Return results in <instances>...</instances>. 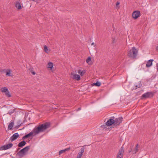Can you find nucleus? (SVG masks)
<instances>
[{
	"label": "nucleus",
	"instance_id": "nucleus-17",
	"mask_svg": "<svg viewBox=\"0 0 158 158\" xmlns=\"http://www.w3.org/2000/svg\"><path fill=\"white\" fill-rule=\"evenodd\" d=\"M138 146L139 145L138 144H137L135 146V149L133 150L132 151V152L133 154H135L136 153L138 152Z\"/></svg>",
	"mask_w": 158,
	"mask_h": 158
},
{
	"label": "nucleus",
	"instance_id": "nucleus-35",
	"mask_svg": "<svg viewBox=\"0 0 158 158\" xmlns=\"http://www.w3.org/2000/svg\"><path fill=\"white\" fill-rule=\"evenodd\" d=\"M119 3H120L119 2H117V3H116V6H117L118 5H119Z\"/></svg>",
	"mask_w": 158,
	"mask_h": 158
},
{
	"label": "nucleus",
	"instance_id": "nucleus-12",
	"mask_svg": "<svg viewBox=\"0 0 158 158\" xmlns=\"http://www.w3.org/2000/svg\"><path fill=\"white\" fill-rule=\"evenodd\" d=\"M153 59H151L148 60L146 64V66L147 67H149L151 66L152 64V61H153Z\"/></svg>",
	"mask_w": 158,
	"mask_h": 158
},
{
	"label": "nucleus",
	"instance_id": "nucleus-21",
	"mask_svg": "<svg viewBox=\"0 0 158 158\" xmlns=\"http://www.w3.org/2000/svg\"><path fill=\"white\" fill-rule=\"evenodd\" d=\"M53 64L52 62H49L48 64V68L52 69L53 67Z\"/></svg>",
	"mask_w": 158,
	"mask_h": 158
},
{
	"label": "nucleus",
	"instance_id": "nucleus-5",
	"mask_svg": "<svg viewBox=\"0 0 158 158\" xmlns=\"http://www.w3.org/2000/svg\"><path fill=\"white\" fill-rule=\"evenodd\" d=\"M140 12L139 10H135L132 14V17L134 19H136L140 16Z\"/></svg>",
	"mask_w": 158,
	"mask_h": 158
},
{
	"label": "nucleus",
	"instance_id": "nucleus-40",
	"mask_svg": "<svg viewBox=\"0 0 158 158\" xmlns=\"http://www.w3.org/2000/svg\"><path fill=\"white\" fill-rule=\"evenodd\" d=\"M156 66H157V70H158V63L157 64H156Z\"/></svg>",
	"mask_w": 158,
	"mask_h": 158
},
{
	"label": "nucleus",
	"instance_id": "nucleus-26",
	"mask_svg": "<svg viewBox=\"0 0 158 158\" xmlns=\"http://www.w3.org/2000/svg\"><path fill=\"white\" fill-rule=\"evenodd\" d=\"M5 93L6 95L8 97H11V95L10 94V93L8 91H8H7L6 93Z\"/></svg>",
	"mask_w": 158,
	"mask_h": 158
},
{
	"label": "nucleus",
	"instance_id": "nucleus-9",
	"mask_svg": "<svg viewBox=\"0 0 158 158\" xmlns=\"http://www.w3.org/2000/svg\"><path fill=\"white\" fill-rule=\"evenodd\" d=\"M19 136V134L18 133H16L14 134L10 138V139L12 141H14L16 140Z\"/></svg>",
	"mask_w": 158,
	"mask_h": 158
},
{
	"label": "nucleus",
	"instance_id": "nucleus-37",
	"mask_svg": "<svg viewBox=\"0 0 158 158\" xmlns=\"http://www.w3.org/2000/svg\"><path fill=\"white\" fill-rule=\"evenodd\" d=\"M132 149H131V150H130L129 151V152L130 153V152H132Z\"/></svg>",
	"mask_w": 158,
	"mask_h": 158
},
{
	"label": "nucleus",
	"instance_id": "nucleus-38",
	"mask_svg": "<svg viewBox=\"0 0 158 158\" xmlns=\"http://www.w3.org/2000/svg\"><path fill=\"white\" fill-rule=\"evenodd\" d=\"M81 109V108L80 107H79L78 108V109L77 110V111H78L79 110H80Z\"/></svg>",
	"mask_w": 158,
	"mask_h": 158
},
{
	"label": "nucleus",
	"instance_id": "nucleus-11",
	"mask_svg": "<svg viewBox=\"0 0 158 158\" xmlns=\"http://www.w3.org/2000/svg\"><path fill=\"white\" fill-rule=\"evenodd\" d=\"M30 148V146H28L26 147L23 149H21L20 151H21V152H23L24 154H25L26 152H27L29 149Z\"/></svg>",
	"mask_w": 158,
	"mask_h": 158
},
{
	"label": "nucleus",
	"instance_id": "nucleus-27",
	"mask_svg": "<svg viewBox=\"0 0 158 158\" xmlns=\"http://www.w3.org/2000/svg\"><path fill=\"white\" fill-rule=\"evenodd\" d=\"M90 61H91V58L90 57H89L87 59L86 62L87 63L89 64V62Z\"/></svg>",
	"mask_w": 158,
	"mask_h": 158
},
{
	"label": "nucleus",
	"instance_id": "nucleus-16",
	"mask_svg": "<svg viewBox=\"0 0 158 158\" xmlns=\"http://www.w3.org/2000/svg\"><path fill=\"white\" fill-rule=\"evenodd\" d=\"M6 75L9 77H12L13 76V74L11 73V71L10 69H6Z\"/></svg>",
	"mask_w": 158,
	"mask_h": 158
},
{
	"label": "nucleus",
	"instance_id": "nucleus-2",
	"mask_svg": "<svg viewBox=\"0 0 158 158\" xmlns=\"http://www.w3.org/2000/svg\"><path fill=\"white\" fill-rule=\"evenodd\" d=\"M138 50L134 47H132L128 53V56L133 59L135 58L137 55Z\"/></svg>",
	"mask_w": 158,
	"mask_h": 158
},
{
	"label": "nucleus",
	"instance_id": "nucleus-22",
	"mask_svg": "<svg viewBox=\"0 0 158 158\" xmlns=\"http://www.w3.org/2000/svg\"><path fill=\"white\" fill-rule=\"evenodd\" d=\"M67 150H68L67 149H64V150H60L59 152V155H60L62 153H64V152H65Z\"/></svg>",
	"mask_w": 158,
	"mask_h": 158
},
{
	"label": "nucleus",
	"instance_id": "nucleus-30",
	"mask_svg": "<svg viewBox=\"0 0 158 158\" xmlns=\"http://www.w3.org/2000/svg\"><path fill=\"white\" fill-rule=\"evenodd\" d=\"M6 69H2L1 71V72L2 73H6Z\"/></svg>",
	"mask_w": 158,
	"mask_h": 158
},
{
	"label": "nucleus",
	"instance_id": "nucleus-15",
	"mask_svg": "<svg viewBox=\"0 0 158 158\" xmlns=\"http://www.w3.org/2000/svg\"><path fill=\"white\" fill-rule=\"evenodd\" d=\"M15 6L19 10L21 9V6L20 3L18 1H17L15 4Z\"/></svg>",
	"mask_w": 158,
	"mask_h": 158
},
{
	"label": "nucleus",
	"instance_id": "nucleus-18",
	"mask_svg": "<svg viewBox=\"0 0 158 158\" xmlns=\"http://www.w3.org/2000/svg\"><path fill=\"white\" fill-rule=\"evenodd\" d=\"M17 155L19 157L22 158L25 155V154L23 153V152H21V151H20L17 154Z\"/></svg>",
	"mask_w": 158,
	"mask_h": 158
},
{
	"label": "nucleus",
	"instance_id": "nucleus-28",
	"mask_svg": "<svg viewBox=\"0 0 158 158\" xmlns=\"http://www.w3.org/2000/svg\"><path fill=\"white\" fill-rule=\"evenodd\" d=\"M83 155V154L81 153V152H79L77 155V157H78L79 158H81V156Z\"/></svg>",
	"mask_w": 158,
	"mask_h": 158
},
{
	"label": "nucleus",
	"instance_id": "nucleus-13",
	"mask_svg": "<svg viewBox=\"0 0 158 158\" xmlns=\"http://www.w3.org/2000/svg\"><path fill=\"white\" fill-rule=\"evenodd\" d=\"M85 72L86 71L85 70H81V69H79L77 71V73L79 74L81 76L84 75Z\"/></svg>",
	"mask_w": 158,
	"mask_h": 158
},
{
	"label": "nucleus",
	"instance_id": "nucleus-39",
	"mask_svg": "<svg viewBox=\"0 0 158 158\" xmlns=\"http://www.w3.org/2000/svg\"><path fill=\"white\" fill-rule=\"evenodd\" d=\"M32 74L33 75H35V72H32Z\"/></svg>",
	"mask_w": 158,
	"mask_h": 158
},
{
	"label": "nucleus",
	"instance_id": "nucleus-36",
	"mask_svg": "<svg viewBox=\"0 0 158 158\" xmlns=\"http://www.w3.org/2000/svg\"><path fill=\"white\" fill-rule=\"evenodd\" d=\"M123 157H121V156H117V157H116V158H122Z\"/></svg>",
	"mask_w": 158,
	"mask_h": 158
},
{
	"label": "nucleus",
	"instance_id": "nucleus-42",
	"mask_svg": "<svg viewBox=\"0 0 158 158\" xmlns=\"http://www.w3.org/2000/svg\"><path fill=\"white\" fill-rule=\"evenodd\" d=\"M33 1H34L35 0H32Z\"/></svg>",
	"mask_w": 158,
	"mask_h": 158
},
{
	"label": "nucleus",
	"instance_id": "nucleus-20",
	"mask_svg": "<svg viewBox=\"0 0 158 158\" xmlns=\"http://www.w3.org/2000/svg\"><path fill=\"white\" fill-rule=\"evenodd\" d=\"M1 90L2 92L6 93L7 91H8V89L6 87H4L2 88Z\"/></svg>",
	"mask_w": 158,
	"mask_h": 158
},
{
	"label": "nucleus",
	"instance_id": "nucleus-34",
	"mask_svg": "<svg viewBox=\"0 0 158 158\" xmlns=\"http://www.w3.org/2000/svg\"><path fill=\"white\" fill-rule=\"evenodd\" d=\"M106 127V125H102L101 126V127L103 128H105Z\"/></svg>",
	"mask_w": 158,
	"mask_h": 158
},
{
	"label": "nucleus",
	"instance_id": "nucleus-14",
	"mask_svg": "<svg viewBox=\"0 0 158 158\" xmlns=\"http://www.w3.org/2000/svg\"><path fill=\"white\" fill-rule=\"evenodd\" d=\"M26 144V142L25 141H23L19 143L18 145V146L19 147L22 148Z\"/></svg>",
	"mask_w": 158,
	"mask_h": 158
},
{
	"label": "nucleus",
	"instance_id": "nucleus-7",
	"mask_svg": "<svg viewBox=\"0 0 158 158\" xmlns=\"http://www.w3.org/2000/svg\"><path fill=\"white\" fill-rule=\"evenodd\" d=\"M115 117L114 116L111 117L106 122V124L107 126H110L112 124L114 125V119Z\"/></svg>",
	"mask_w": 158,
	"mask_h": 158
},
{
	"label": "nucleus",
	"instance_id": "nucleus-4",
	"mask_svg": "<svg viewBox=\"0 0 158 158\" xmlns=\"http://www.w3.org/2000/svg\"><path fill=\"white\" fill-rule=\"evenodd\" d=\"M13 146V144L10 143L0 147V150H6L10 148Z\"/></svg>",
	"mask_w": 158,
	"mask_h": 158
},
{
	"label": "nucleus",
	"instance_id": "nucleus-41",
	"mask_svg": "<svg viewBox=\"0 0 158 158\" xmlns=\"http://www.w3.org/2000/svg\"><path fill=\"white\" fill-rule=\"evenodd\" d=\"M94 44V43H92V44H91V45H93Z\"/></svg>",
	"mask_w": 158,
	"mask_h": 158
},
{
	"label": "nucleus",
	"instance_id": "nucleus-25",
	"mask_svg": "<svg viewBox=\"0 0 158 158\" xmlns=\"http://www.w3.org/2000/svg\"><path fill=\"white\" fill-rule=\"evenodd\" d=\"M44 50L45 52L47 53H48V49L46 45H45L44 46Z\"/></svg>",
	"mask_w": 158,
	"mask_h": 158
},
{
	"label": "nucleus",
	"instance_id": "nucleus-33",
	"mask_svg": "<svg viewBox=\"0 0 158 158\" xmlns=\"http://www.w3.org/2000/svg\"><path fill=\"white\" fill-rule=\"evenodd\" d=\"M141 86V83H139L138 85H136V87H140Z\"/></svg>",
	"mask_w": 158,
	"mask_h": 158
},
{
	"label": "nucleus",
	"instance_id": "nucleus-10",
	"mask_svg": "<svg viewBox=\"0 0 158 158\" xmlns=\"http://www.w3.org/2000/svg\"><path fill=\"white\" fill-rule=\"evenodd\" d=\"M33 134H34V130H33V131H32L30 132L29 134H28L25 135L24 136H23V137L22 138V139L23 140H24L26 138H28L31 136H32Z\"/></svg>",
	"mask_w": 158,
	"mask_h": 158
},
{
	"label": "nucleus",
	"instance_id": "nucleus-32",
	"mask_svg": "<svg viewBox=\"0 0 158 158\" xmlns=\"http://www.w3.org/2000/svg\"><path fill=\"white\" fill-rule=\"evenodd\" d=\"M14 112V111H13V110H11V111H10L8 112V114H9L10 115L11 114H12Z\"/></svg>",
	"mask_w": 158,
	"mask_h": 158
},
{
	"label": "nucleus",
	"instance_id": "nucleus-23",
	"mask_svg": "<svg viewBox=\"0 0 158 158\" xmlns=\"http://www.w3.org/2000/svg\"><path fill=\"white\" fill-rule=\"evenodd\" d=\"M93 85L97 86H100L101 83L100 82L97 81L96 83H93Z\"/></svg>",
	"mask_w": 158,
	"mask_h": 158
},
{
	"label": "nucleus",
	"instance_id": "nucleus-6",
	"mask_svg": "<svg viewBox=\"0 0 158 158\" xmlns=\"http://www.w3.org/2000/svg\"><path fill=\"white\" fill-rule=\"evenodd\" d=\"M70 77L73 79L77 81L81 79L80 76L79 75L73 73H71Z\"/></svg>",
	"mask_w": 158,
	"mask_h": 158
},
{
	"label": "nucleus",
	"instance_id": "nucleus-19",
	"mask_svg": "<svg viewBox=\"0 0 158 158\" xmlns=\"http://www.w3.org/2000/svg\"><path fill=\"white\" fill-rule=\"evenodd\" d=\"M13 125H14V123L13 122H11L8 125V129H10V130L13 127Z\"/></svg>",
	"mask_w": 158,
	"mask_h": 158
},
{
	"label": "nucleus",
	"instance_id": "nucleus-29",
	"mask_svg": "<svg viewBox=\"0 0 158 158\" xmlns=\"http://www.w3.org/2000/svg\"><path fill=\"white\" fill-rule=\"evenodd\" d=\"M84 152V148H82L81 149V151L80 152L82 154H83Z\"/></svg>",
	"mask_w": 158,
	"mask_h": 158
},
{
	"label": "nucleus",
	"instance_id": "nucleus-8",
	"mask_svg": "<svg viewBox=\"0 0 158 158\" xmlns=\"http://www.w3.org/2000/svg\"><path fill=\"white\" fill-rule=\"evenodd\" d=\"M153 96L152 93L151 92H148L144 93L142 95V98H149L150 96Z\"/></svg>",
	"mask_w": 158,
	"mask_h": 158
},
{
	"label": "nucleus",
	"instance_id": "nucleus-24",
	"mask_svg": "<svg viewBox=\"0 0 158 158\" xmlns=\"http://www.w3.org/2000/svg\"><path fill=\"white\" fill-rule=\"evenodd\" d=\"M123 152L119 151L118 152L117 154V155L121 156V157H123Z\"/></svg>",
	"mask_w": 158,
	"mask_h": 158
},
{
	"label": "nucleus",
	"instance_id": "nucleus-3",
	"mask_svg": "<svg viewBox=\"0 0 158 158\" xmlns=\"http://www.w3.org/2000/svg\"><path fill=\"white\" fill-rule=\"evenodd\" d=\"M123 118L122 116H120L118 118H115L114 119V125L117 126L119 125L122 122Z\"/></svg>",
	"mask_w": 158,
	"mask_h": 158
},
{
	"label": "nucleus",
	"instance_id": "nucleus-31",
	"mask_svg": "<svg viewBox=\"0 0 158 158\" xmlns=\"http://www.w3.org/2000/svg\"><path fill=\"white\" fill-rule=\"evenodd\" d=\"M119 151L124 152V148L123 146H122L120 149Z\"/></svg>",
	"mask_w": 158,
	"mask_h": 158
},
{
	"label": "nucleus",
	"instance_id": "nucleus-1",
	"mask_svg": "<svg viewBox=\"0 0 158 158\" xmlns=\"http://www.w3.org/2000/svg\"><path fill=\"white\" fill-rule=\"evenodd\" d=\"M50 127V123H46L44 124L40 125L38 127L34 129V135H36L40 132L44 131Z\"/></svg>",
	"mask_w": 158,
	"mask_h": 158
}]
</instances>
